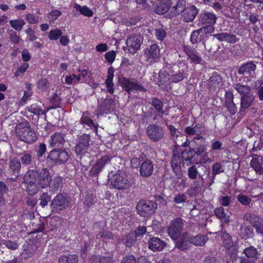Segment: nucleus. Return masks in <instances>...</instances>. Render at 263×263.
Instances as JSON below:
<instances>
[{
  "instance_id": "36",
  "label": "nucleus",
  "mask_w": 263,
  "mask_h": 263,
  "mask_svg": "<svg viewBox=\"0 0 263 263\" xmlns=\"http://www.w3.org/2000/svg\"><path fill=\"white\" fill-rule=\"evenodd\" d=\"M176 242V247L181 251H185L187 250L191 247V245L189 243L188 240L186 238L184 233H183L180 238L178 239Z\"/></svg>"
},
{
  "instance_id": "10",
  "label": "nucleus",
  "mask_w": 263,
  "mask_h": 263,
  "mask_svg": "<svg viewBox=\"0 0 263 263\" xmlns=\"http://www.w3.org/2000/svg\"><path fill=\"white\" fill-rule=\"evenodd\" d=\"M183 220L181 218H176L171 222L167 228L168 235L174 240L178 239L183 230Z\"/></svg>"
},
{
  "instance_id": "30",
  "label": "nucleus",
  "mask_w": 263,
  "mask_h": 263,
  "mask_svg": "<svg viewBox=\"0 0 263 263\" xmlns=\"http://www.w3.org/2000/svg\"><path fill=\"white\" fill-rule=\"evenodd\" d=\"M64 135L61 133H55L53 136H51L49 140L50 145L52 147L58 149L62 147L65 143V139Z\"/></svg>"
},
{
  "instance_id": "6",
  "label": "nucleus",
  "mask_w": 263,
  "mask_h": 263,
  "mask_svg": "<svg viewBox=\"0 0 263 263\" xmlns=\"http://www.w3.org/2000/svg\"><path fill=\"white\" fill-rule=\"evenodd\" d=\"M146 133L148 137L154 142L161 141L165 138L164 128L155 124H151L146 128Z\"/></svg>"
},
{
  "instance_id": "18",
  "label": "nucleus",
  "mask_w": 263,
  "mask_h": 263,
  "mask_svg": "<svg viewBox=\"0 0 263 263\" xmlns=\"http://www.w3.org/2000/svg\"><path fill=\"white\" fill-rule=\"evenodd\" d=\"M37 183L41 189L47 187L51 182L52 179L50 172L46 168H42L40 171H38Z\"/></svg>"
},
{
  "instance_id": "62",
  "label": "nucleus",
  "mask_w": 263,
  "mask_h": 263,
  "mask_svg": "<svg viewBox=\"0 0 263 263\" xmlns=\"http://www.w3.org/2000/svg\"><path fill=\"white\" fill-rule=\"evenodd\" d=\"M2 243L8 249L12 250L16 249L18 247L17 243L9 240H3L2 241Z\"/></svg>"
},
{
  "instance_id": "3",
  "label": "nucleus",
  "mask_w": 263,
  "mask_h": 263,
  "mask_svg": "<svg viewBox=\"0 0 263 263\" xmlns=\"http://www.w3.org/2000/svg\"><path fill=\"white\" fill-rule=\"evenodd\" d=\"M71 202V198L65 193H60L56 195L50 203L51 211L55 214L66 210Z\"/></svg>"
},
{
  "instance_id": "49",
  "label": "nucleus",
  "mask_w": 263,
  "mask_h": 263,
  "mask_svg": "<svg viewBox=\"0 0 263 263\" xmlns=\"http://www.w3.org/2000/svg\"><path fill=\"white\" fill-rule=\"evenodd\" d=\"M46 152V145L44 143H40L35 148V152L36 154L37 159L40 160Z\"/></svg>"
},
{
  "instance_id": "58",
  "label": "nucleus",
  "mask_w": 263,
  "mask_h": 263,
  "mask_svg": "<svg viewBox=\"0 0 263 263\" xmlns=\"http://www.w3.org/2000/svg\"><path fill=\"white\" fill-rule=\"evenodd\" d=\"M52 106L49 109H55L57 108L61 107V99L55 94L50 100Z\"/></svg>"
},
{
  "instance_id": "46",
  "label": "nucleus",
  "mask_w": 263,
  "mask_h": 263,
  "mask_svg": "<svg viewBox=\"0 0 263 263\" xmlns=\"http://www.w3.org/2000/svg\"><path fill=\"white\" fill-rule=\"evenodd\" d=\"M152 105L160 114L159 116L160 117H162L164 112L163 110V102L157 98H154L152 101Z\"/></svg>"
},
{
  "instance_id": "27",
  "label": "nucleus",
  "mask_w": 263,
  "mask_h": 263,
  "mask_svg": "<svg viewBox=\"0 0 263 263\" xmlns=\"http://www.w3.org/2000/svg\"><path fill=\"white\" fill-rule=\"evenodd\" d=\"M8 171L16 178L20 175L22 164L19 159L13 157L10 159L8 163Z\"/></svg>"
},
{
  "instance_id": "20",
  "label": "nucleus",
  "mask_w": 263,
  "mask_h": 263,
  "mask_svg": "<svg viewBox=\"0 0 263 263\" xmlns=\"http://www.w3.org/2000/svg\"><path fill=\"white\" fill-rule=\"evenodd\" d=\"M141 41L140 34H134L129 36L126 41L129 52L134 54L141 46Z\"/></svg>"
},
{
  "instance_id": "42",
  "label": "nucleus",
  "mask_w": 263,
  "mask_h": 263,
  "mask_svg": "<svg viewBox=\"0 0 263 263\" xmlns=\"http://www.w3.org/2000/svg\"><path fill=\"white\" fill-rule=\"evenodd\" d=\"M221 237L223 239L224 248L230 250L233 246V242L231 236L226 231L221 232Z\"/></svg>"
},
{
  "instance_id": "16",
  "label": "nucleus",
  "mask_w": 263,
  "mask_h": 263,
  "mask_svg": "<svg viewBox=\"0 0 263 263\" xmlns=\"http://www.w3.org/2000/svg\"><path fill=\"white\" fill-rule=\"evenodd\" d=\"M183 50L187 55V59L190 60L191 63L201 64L203 62L201 55L193 47L184 45Z\"/></svg>"
},
{
  "instance_id": "55",
  "label": "nucleus",
  "mask_w": 263,
  "mask_h": 263,
  "mask_svg": "<svg viewBox=\"0 0 263 263\" xmlns=\"http://www.w3.org/2000/svg\"><path fill=\"white\" fill-rule=\"evenodd\" d=\"M28 110L35 115H45L46 111L37 107L35 104H32L28 108Z\"/></svg>"
},
{
  "instance_id": "64",
  "label": "nucleus",
  "mask_w": 263,
  "mask_h": 263,
  "mask_svg": "<svg viewBox=\"0 0 263 263\" xmlns=\"http://www.w3.org/2000/svg\"><path fill=\"white\" fill-rule=\"evenodd\" d=\"M219 203L224 206H229L231 202V197L228 196H220L218 198Z\"/></svg>"
},
{
  "instance_id": "63",
  "label": "nucleus",
  "mask_w": 263,
  "mask_h": 263,
  "mask_svg": "<svg viewBox=\"0 0 263 263\" xmlns=\"http://www.w3.org/2000/svg\"><path fill=\"white\" fill-rule=\"evenodd\" d=\"M83 203L88 208L91 206L94 203V198L92 195L89 193L86 194Z\"/></svg>"
},
{
  "instance_id": "51",
  "label": "nucleus",
  "mask_w": 263,
  "mask_h": 263,
  "mask_svg": "<svg viewBox=\"0 0 263 263\" xmlns=\"http://www.w3.org/2000/svg\"><path fill=\"white\" fill-rule=\"evenodd\" d=\"M252 223L257 233L263 234V223L262 219L256 216Z\"/></svg>"
},
{
  "instance_id": "13",
  "label": "nucleus",
  "mask_w": 263,
  "mask_h": 263,
  "mask_svg": "<svg viewBox=\"0 0 263 263\" xmlns=\"http://www.w3.org/2000/svg\"><path fill=\"white\" fill-rule=\"evenodd\" d=\"M204 128L201 124L193 123L191 126L186 127L184 129V132L187 136L195 135L193 139H197L200 142H203L204 144H205L204 138L202 137L200 135L204 133Z\"/></svg>"
},
{
  "instance_id": "21",
  "label": "nucleus",
  "mask_w": 263,
  "mask_h": 263,
  "mask_svg": "<svg viewBox=\"0 0 263 263\" xmlns=\"http://www.w3.org/2000/svg\"><path fill=\"white\" fill-rule=\"evenodd\" d=\"M171 74L170 70L162 69L159 72L158 85L162 89L168 90L170 89V84L172 83L171 81Z\"/></svg>"
},
{
  "instance_id": "23",
  "label": "nucleus",
  "mask_w": 263,
  "mask_h": 263,
  "mask_svg": "<svg viewBox=\"0 0 263 263\" xmlns=\"http://www.w3.org/2000/svg\"><path fill=\"white\" fill-rule=\"evenodd\" d=\"M190 245L196 246H203L208 240V237L205 235H197L193 236L188 232H184Z\"/></svg>"
},
{
  "instance_id": "5",
  "label": "nucleus",
  "mask_w": 263,
  "mask_h": 263,
  "mask_svg": "<svg viewBox=\"0 0 263 263\" xmlns=\"http://www.w3.org/2000/svg\"><path fill=\"white\" fill-rule=\"evenodd\" d=\"M199 25L203 26L201 28L205 29L206 32L212 33L214 30L213 25L215 24L217 17L215 14L206 12L199 14Z\"/></svg>"
},
{
  "instance_id": "33",
  "label": "nucleus",
  "mask_w": 263,
  "mask_h": 263,
  "mask_svg": "<svg viewBox=\"0 0 263 263\" xmlns=\"http://www.w3.org/2000/svg\"><path fill=\"white\" fill-rule=\"evenodd\" d=\"M171 5V0H162L157 5L155 12L158 14H163L168 11Z\"/></svg>"
},
{
  "instance_id": "44",
  "label": "nucleus",
  "mask_w": 263,
  "mask_h": 263,
  "mask_svg": "<svg viewBox=\"0 0 263 263\" xmlns=\"http://www.w3.org/2000/svg\"><path fill=\"white\" fill-rule=\"evenodd\" d=\"M80 123L82 124L87 125L92 129H94L96 132H97L98 124L96 125L93 121L88 117L83 115L80 120Z\"/></svg>"
},
{
  "instance_id": "8",
  "label": "nucleus",
  "mask_w": 263,
  "mask_h": 263,
  "mask_svg": "<svg viewBox=\"0 0 263 263\" xmlns=\"http://www.w3.org/2000/svg\"><path fill=\"white\" fill-rule=\"evenodd\" d=\"M178 64L166 63L165 68L170 70L171 73V81L172 83H178L182 81L187 77V73L183 69H179Z\"/></svg>"
},
{
  "instance_id": "2",
  "label": "nucleus",
  "mask_w": 263,
  "mask_h": 263,
  "mask_svg": "<svg viewBox=\"0 0 263 263\" xmlns=\"http://www.w3.org/2000/svg\"><path fill=\"white\" fill-rule=\"evenodd\" d=\"M15 133L19 140L28 144H31L38 139L35 131L27 123L18 124L16 126Z\"/></svg>"
},
{
  "instance_id": "53",
  "label": "nucleus",
  "mask_w": 263,
  "mask_h": 263,
  "mask_svg": "<svg viewBox=\"0 0 263 263\" xmlns=\"http://www.w3.org/2000/svg\"><path fill=\"white\" fill-rule=\"evenodd\" d=\"M146 155L143 153H141L138 158H133L130 160V163L133 167L137 168L139 167L140 164L143 160H142V159H144L146 157Z\"/></svg>"
},
{
  "instance_id": "50",
  "label": "nucleus",
  "mask_w": 263,
  "mask_h": 263,
  "mask_svg": "<svg viewBox=\"0 0 263 263\" xmlns=\"http://www.w3.org/2000/svg\"><path fill=\"white\" fill-rule=\"evenodd\" d=\"M26 184H27L26 191L29 195L33 196L39 192L40 186H39L37 183Z\"/></svg>"
},
{
  "instance_id": "35",
  "label": "nucleus",
  "mask_w": 263,
  "mask_h": 263,
  "mask_svg": "<svg viewBox=\"0 0 263 263\" xmlns=\"http://www.w3.org/2000/svg\"><path fill=\"white\" fill-rule=\"evenodd\" d=\"M38 176V170H29L24 176V182L25 183H37Z\"/></svg>"
},
{
  "instance_id": "28",
  "label": "nucleus",
  "mask_w": 263,
  "mask_h": 263,
  "mask_svg": "<svg viewBox=\"0 0 263 263\" xmlns=\"http://www.w3.org/2000/svg\"><path fill=\"white\" fill-rule=\"evenodd\" d=\"M210 33L206 32L205 29L200 28L192 32L190 41L193 44H197L200 42L204 41L207 34Z\"/></svg>"
},
{
  "instance_id": "19",
  "label": "nucleus",
  "mask_w": 263,
  "mask_h": 263,
  "mask_svg": "<svg viewBox=\"0 0 263 263\" xmlns=\"http://www.w3.org/2000/svg\"><path fill=\"white\" fill-rule=\"evenodd\" d=\"M181 158L178 152H174L171 160V167L177 178L180 179L183 176L181 168Z\"/></svg>"
},
{
  "instance_id": "45",
  "label": "nucleus",
  "mask_w": 263,
  "mask_h": 263,
  "mask_svg": "<svg viewBox=\"0 0 263 263\" xmlns=\"http://www.w3.org/2000/svg\"><path fill=\"white\" fill-rule=\"evenodd\" d=\"M9 23L12 28L16 31H20L23 29L25 24V22L22 19L17 18L10 20Z\"/></svg>"
},
{
  "instance_id": "15",
  "label": "nucleus",
  "mask_w": 263,
  "mask_h": 263,
  "mask_svg": "<svg viewBox=\"0 0 263 263\" xmlns=\"http://www.w3.org/2000/svg\"><path fill=\"white\" fill-rule=\"evenodd\" d=\"M90 137L88 134H84L80 136L76 146V153L77 155L86 154L90 146Z\"/></svg>"
},
{
  "instance_id": "1",
  "label": "nucleus",
  "mask_w": 263,
  "mask_h": 263,
  "mask_svg": "<svg viewBox=\"0 0 263 263\" xmlns=\"http://www.w3.org/2000/svg\"><path fill=\"white\" fill-rule=\"evenodd\" d=\"M206 149V145L203 142H200L197 139H193L190 149L181 152V157L184 161H189L193 164L205 163L209 160Z\"/></svg>"
},
{
  "instance_id": "61",
  "label": "nucleus",
  "mask_w": 263,
  "mask_h": 263,
  "mask_svg": "<svg viewBox=\"0 0 263 263\" xmlns=\"http://www.w3.org/2000/svg\"><path fill=\"white\" fill-rule=\"evenodd\" d=\"M147 229L144 226H139L133 232L135 236L137 238L138 237H142L146 232Z\"/></svg>"
},
{
  "instance_id": "57",
  "label": "nucleus",
  "mask_w": 263,
  "mask_h": 263,
  "mask_svg": "<svg viewBox=\"0 0 263 263\" xmlns=\"http://www.w3.org/2000/svg\"><path fill=\"white\" fill-rule=\"evenodd\" d=\"M224 106L232 115H235L237 111V108L233 101H225Z\"/></svg>"
},
{
  "instance_id": "11",
  "label": "nucleus",
  "mask_w": 263,
  "mask_h": 263,
  "mask_svg": "<svg viewBox=\"0 0 263 263\" xmlns=\"http://www.w3.org/2000/svg\"><path fill=\"white\" fill-rule=\"evenodd\" d=\"M113 157L105 155L98 159L96 163L91 168L89 173L93 176H97L102 171L105 166L111 164V160Z\"/></svg>"
},
{
  "instance_id": "29",
  "label": "nucleus",
  "mask_w": 263,
  "mask_h": 263,
  "mask_svg": "<svg viewBox=\"0 0 263 263\" xmlns=\"http://www.w3.org/2000/svg\"><path fill=\"white\" fill-rule=\"evenodd\" d=\"M198 170H204V172H205L206 168L204 165L196 166L195 165H192L187 169L188 177L191 180H196L198 176L201 178L202 183H203L204 179L203 176L199 173Z\"/></svg>"
},
{
  "instance_id": "56",
  "label": "nucleus",
  "mask_w": 263,
  "mask_h": 263,
  "mask_svg": "<svg viewBox=\"0 0 263 263\" xmlns=\"http://www.w3.org/2000/svg\"><path fill=\"white\" fill-rule=\"evenodd\" d=\"M63 34V32L60 29H53L49 31L48 37L50 40H57Z\"/></svg>"
},
{
  "instance_id": "40",
  "label": "nucleus",
  "mask_w": 263,
  "mask_h": 263,
  "mask_svg": "<svg viewBox=\"0 0 263 263\" xmlns=\"http://www.w3.org/2000/svg\"><path fill=\"white\" fill-rule=\"evenodd\" d=\"M137 238L135 235L132 232L127 234L122 239L121 241L126 247L130 248L136 243L137 240Z\"/></svg>"
},
{
  "instance_id": "12",
  "label": "nucleus",
  "mask_w": 263,
  "mask_h": 263,
  "mask_svg": "<svg viewBox=\"0 0 263 263\" xmlns=\"http://www.w3.org/2000/svg\"><path fill=\"white\" fill-rule=\"evenodd\" d=\"M144 55L149 64L157 62L160 58L159 46L156 44L148 46L144 50Z\"/></svg>"
},
{
  "instance_id": "14",
  "label": "nucleus",
  "mask_w": 263,
  "mask_h": 263,
  "mask_svg": "<svg viewBox=\"0 0 263 263\" xmlns=\"http://www.w3.org/2000/svg\"><path fill=\"white\" fill-rule=\"evenodd\" d=\"M111 184L115 189L119 190H124L130 187L127 177L122 174L114 175L110 180Z\"/></svg>"
},
{
  "instance_id": "24",
  "label": "nucleus",
  "mask_w": 263,
  "mask_h": 263,
  "mask_svg": "<svg viewBox=\"0 0 263 263\" xmlns=\"http://www.w3.org/2000/svg\"><path fill=\"white\" fill-rule=\"evenodd\" d=\"M198 13V10L194 5H189L181 14V18L185 23L193 22Z\"/></svg>"
},
{
  "instance_id": "41",
  "label": "nucleus",
  "mask_w": 263,
  "mask_h": 263,
  "mask_svg": "<svg viewBox=\"0 0 263 263\" xmlns=\"http://www.w3.org/2000/svg\"><path fill=\"white\" fill-rule=\"evenodd\" d=\"M78 256L76 254L61 255L59 259L58 263H77Z\"/></svg>"
},
{
  "instance_id": "39",
  "label": "nucleus",
  "mask_w": 263,
  "mask_h": 263,
  "mask_svg": "<svg viewBox=\"0 0 263 263\" xmlns=\"http://www.w3.org/2000/svg\"><path fill=\"white\" fill-rule=\"evenodd\" d=\"M63 179L60 176H57L53 178L48 186L49 190L51 192H55L62 187Z\"/></svg>"
},
{
  "instance_id": "48",
  "label": "nucleus",
  "mask_w": 263,
  "mask_h": 263,
  "mask_svg": "<svg viewBox=\"0 0 263 263\" xmlns=\"http://www.w3.org/2000/svg\"><path fill=\"white\" fill-rule=\"evenodd\" d=\"M243 253L246 254L248 258H251V259L257 258L258 257V254L256 249L252 246L245 249L243 250Z\"/></svg>"
},
{
  "instance_id": "17",
  "label": "nucleus",
  "mask_w": 263,
  "mask_h": 263,
  "mask_svg": "<svg viewBox=\"0 0 263 263\" xmlns=\"http://www.w3.org/2000/svg\"><path fill=\"white\" fill-rule=\"evenodd\" d=\"M142 160L143 161L139 166V173L142 177L147 178L151 176L154 172V164L152 160L147 158V156L144 159H142Z\"/></svg>"
},
{
  "instance_id": "43",
  "label": "nucleus",
  "mask_w": 263,
  "mask_h": 263,
  "mask_svg": "<svg viewBox=\"0 0 263 263\" xmlns=\"http://www.w3.org/2000/svg\"><path fill=\"white\" fill-rule=\"evenodd\" d=\"M234 89L242 96H247L250 95V87L246 85L237 83L234 84Z\"/></svg>"
},
{
  "instance_id": "22",
  "label": "nucleus",
  "mask_w": 263,
  "mask_h": 263,
  "mask_svg": "<svg viewBox=\"0 0 263 263\" xmlns=\"http://www.w3.org/2000/svg\"><path fill=\"white\" fill-rule=\"evenodd\" d=\"M116 105V101L111 98H106L98 106V112L100 115L107 114L113 111Z\"/></svg>"
},
{
  "instance_id": "54",
  "label": "nucleus",
  "mask_w": 263,
  "mask_h": 263,
  "mask_svg": "<svg viewBox=\"0 0 263 263\" xmlns=\"http://www.w3.org/2000/svg\"><path fill=\"white\" fill-rule=\"evenodd\" d=\"M251 165L256 173L260 175L263 174L262 164L257 159H252L251 162Z\"/></svg>"
},
{
  "instance_id": "25",
  "label": "nucleus",
  "mask_w": 263,
  "mask_h": 263,
  "mask_svg": "<svg viewBox=\"0 0 263 263\" xmlns=\"http://www.w3.org/2000/svg\"><path fill=\"white\" fill-rule=\"evenodd\" d=\"M148 248L153 251H160L164 249L166 243L158 237L150 238L147 242Z\"/></svg>"
},
{
  "instance_id": "37",
  "label": "nucleus",
  "mask_w": 263,
  "mask_h": 263,
  "mask_svg": "<svg viewBox=\"0 0 263 263\" xmlns=\"http://www.w3.org/2000/svg\"><path fill=\"white\" fill-rule=\"evenodd\" d=\"M91 259L93 263H114L112 254L107 256L93 255Z\"/></svg>"
},
{
  "instance_id": "34",
  "label": "nucleus",
  "mask_w": 263,
  "mask_h": 263,
  "mask_svg": "<svg viewBox=\"0 0 263 263\" xmlns=\"http://www.w3.org/2000/svg\"><path fill=\"white\" fill-rule=\"evenodd\" d=\"M186 7L185 0H178L176 5L171 8V16H176L182 14Z\"/></svg>"
},
{
  "instance_id": "52",
  "label": "nucleus",
  "mask_w": 263,
  "mask_h": 263,
  "mask_svg": "<svg viewBox=\"0 0 263 263\" xmlns=\"http://www.w3.org/2000/svg\"><path fill=\"white\" fill-rule=\"evenodd\" d=\"M40 204L42 208L47 206L49 202H51V196L47 192L43 193L40 197Z\"/></svg>"
},
{
  "instance_id": "31",
  "label": "nucleus",
  "mask_w": 263,
  "mask_h": 263,
  "mask_svg": "<svg viewBox=\"0 0 263 263\" xmlns=\"http://www.w3.org/2000/svg\"><path fill=\"white\" fill-rule=\"evenodd\" d=\"M254 97L251 95L242 96L241 97L240 107L239 108V114L240 115H243L245 110L251 106Z\"/></svg>"
},
{
  "instance_id": "9",
  "label": "nucleus",
  "mask_w": 263,
  "mask_h": 263,
  "mask_svg": "<svg viewBox=\"0 0 263 263\" xmlns=\"http://www.w3.org/2000/svg\"><path fill=\"white\" fill-rule=\"evenodd\" d=\"M69 155L65 149L61 148H54L50 151L46 160L47 162L51 161L55 164L65 163L68 160Z\"/></svg>"
},
{
  "instance_id": "38",
  "label": "nucleus",
  "mask_w": 263,
  "mask_h": 263,
  "mask_svg": "<svg viewBox=\"0 0 263 263\" xmlns=\"http://www.w3.org/2000/svg\"><path fill=\"white\" fill-rule=\"evenodd\" d=\"M114 68L112 67H110L108 69L107 79L105 81V83L107 86V90L111 94L114 92V84L112 82V79L114 76Z\"/></svg>"
},
{
  "instance_id": "60",
  "label": "nucleus",
  "mask_w": 263,
  "mask_h": 263,
  "mask_svg": "<svg viewBox=\"0 0 263 263\" xmlns=\"http://www.w3.org/2000/svg\"><path fill=\"white\" fill-rule=\"evenodd\" d=\"M155 35L159 41H163L166 36V32L163 28H158L155 30Z\"/></svg>"
},
{
  "instance_id": "7",
  "label": "nucleus",
  "mask_w": 263,
  "mask_h": 263,
  "mask_svg": "<svg viewBox=\"0 0 263 263\" xmlns=\"http://www.w3.org/2000/svg\"><path fill=\"white\" fill-rule=\"evenodd\" d=\"M122 87L129 94L130 91L135 90L145 92L146 89L138 83V81L134 78L123 77L119 79Z\"/></svg>"
},
{
  "instance_id": "32",
  "label": "nucleus",
  "mask_w": 263,
  "mask_h": 263,
  "mask_svg": "<svg viewBox=\"0 0 263 263\" xmlns=\"http://www.w3.org/2000/svg\"><path fill=\"white\" fill-rule=\"evenodd\" d=\"M20 160L23 166H30L32 165L34 158L30 151H25L19 154Z\"/></svg>"
},
{
  "instance_id": "26",
  "label": "nucleus",
  "mask_w": 263,
  "mask_h": 263,
  "mask_svg": "<svg viewBox=\"0 0 263 263\" xmlns=\"http://www.w3.org/2000/svg\"><path fill=\"white\" fill-rule=\"evenodd\" d=\"M256 65L253 62H248L242 64L238 69L237 72L239 75H242L249 80L248 77L256 69Z\"/></svg>"
},
{
  "instance_id": "59",
  "label": "nucleus",
  "mask_w": 263,
  "mask_h": 263,
  "mask_svg": "<svg viewBox=\"0 0 263 263\" xmlns=\"http://www.w3.org/2000/svg\"><path fill=\"white\" fill-rule=\"evenodd\" d=\"M237 200L243 205H249L251 202V199L249 197L243 195L239 194L237 196Z\"/></svg>"
},
{
  "instance_id": "4",
  "label": "nucleus",
  "mask_w": 263,
  "mask_h": 263,
  "mask_svg": "<svg viewBox=\"0 0 263 263\" xmlns=\"http://www.w3.org/2000/svg\"><path fill=\"white\" fill-rule=\"evenodd\" d=\"M157 205L154 201L141 199L136 206L137 214L144 217H149L155 212Z\"/></svg>"
},
{
  "instance_id": "47",
  "label": "nucleus",
  "mask_w": 263,
  "mask_h": 263,
  "mask_svg": "<svg viewBox=\"0 0 263 263\" xmlns=\"http://www.w3.org/2000/svg\"><path fill=\"white\" fill-rule=\"evenodd\" d=\"M74 8L77 11H79L81 14L87 17L92 16L93 15V11L86 6L82 7L78 4H75Z\"/></svg>"
}]
</instances>
